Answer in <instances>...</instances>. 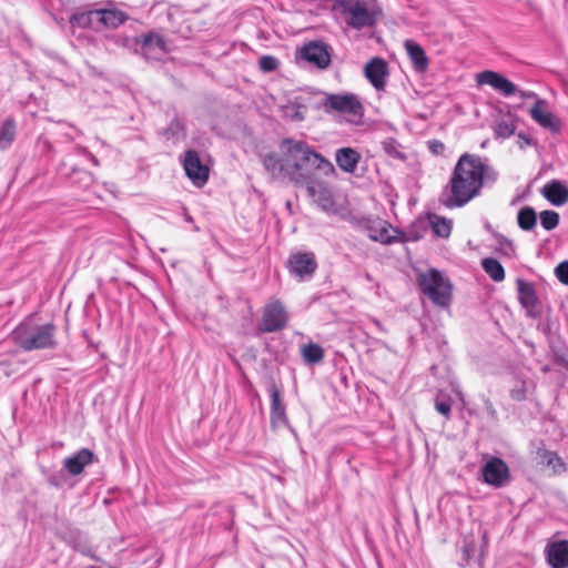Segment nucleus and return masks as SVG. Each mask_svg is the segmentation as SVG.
<instances>
[{"mask_svg":"<svg viewBox=\"0 0 568 568\" xmlns=\"http://www.w3.org/2000/svg\"><path fill=\"white\" fill-rule=\"evenodd\" d=\"M17 134V123L12 116H8L0 124V150H7L11 146Z\"/></svg>","mask_w":568,"mask_h":568,"instance_id":"nucleus-29","label":"nucleus"},{"mask_svg":"<svg viewBox=\"0 0 568 568\" xmlns=\"http://www.w3.org/2000/svg\"><path fill=\"white\" fill-rule=\"evenodd\" d=\"M546 101L537 100L531 106L529 113L534 121L541 128L549 130L552 134H558L561 131V121L551 112L545 110Z\"/></svg>","mask_w":568,"mask_h":568,"instance_id":"nucleus-17","label":"nucleus"},{"mask_svg":"<svg viewBox=\"0 0 568 568\" xmlns=\"http://www.w3.org/2000/svg\"><path fill=\"white\" fill-rule=\"evenodd\" d=\"M62 539L71 546L74 550L79 551L83 556L95 559V550L91 545L88 536L80 529L74 527H68L63 534Z\"/></svg>","mask_w":568,"mask_h":568,"instance_id":"nucleus-18","label":"nucleus"},{"mask_svg":"<svg viewBox=\"0 0 568 568\" xmlns=\"http://www.w3.org/2000/svg\"><path fill=\"white\" fill-rule=\"evenodd\" d=\"M292 118L295 120H298V121H302L304 119L303 115L298 111H296Z\"/></svg>","mask_w":568,"mask_h":568,"instance_id":"nucleus-54","label":"nucleus"},{"mask_svg":"<svg viewBox=\"0 0 568 568\" xmlns=\"http://www.w3.org/2000/svg\"><path fill=\"white\" fill-rule=\"evenodd\" d=\"M404 47L415 71L425 72L428 69L429 61L424 49L417 42L410 39L404 42Z\"/></svg>","mask_w":568,"mask_h":568,"instance_id":"nucleus-26","label":"nucleus"},{"mask_svg":"<svg viewBox=\"0 0 568 568\" xmlns=\"http://www.w3.org/2000/svg\"><path fill=\"white\" fill-rule=\"evenodd\" d=\"M286 268L290 274L300 280H310L316 268L317 261L313 252L292 253L286 261Z\"/></svg>","mask_w":568,"mask_h":568,"instance_id":"nucleus-9","label":"nucleus"},{"mask_svg":"<svg viewBox=\"0 0 568 568\" xmlns=\"http://www.w3.org/2000/svg\"><path fill=\"white\" fill-rule=\"evenodd\" d=\"M484 404H485V410H486L487 416L493 420H497V418H498L497 410L495 409L490 399L486 398L484 400Z\"/></svg>","mask_w":568,"mask_h":568,"instance_id":"nucleus-49","label":"nucleus"},{"mask_svg":"<svg viewBox=\"0 0 568 568\" xmlns=\"http://www.w3.org/2000/svg\"><path fill=\"white\" fill-rule=\"evenodd\" d=\"M336 4L347 26L355 30L374 27L382 14L381 9L369 8L366 0H337Z\"/></svg>","mask_w":568,"mask_h":568,"instance_id":"nucleus-4","label":"nucleus"},{"mask_svg":"<svg viewBox=\"0 0 568 568\" xmlns=\"http://www.w3.org/2000/svg\"><path fill=\"white\" fill-rule=\"evenodd\" d=\"M516 284L518 301L525 308L527 316L534 320L539 318L541 316L540 301L534 284L524 278H517Z\"/></svg>","mask_w":568,"mask_h":568,"instance_id":"nucleus-13","label":"nucleus"},{"mask_svg":"<svg viewBox=\"0 0 568 568\" xmlns=\"http://www.w3.org/2000/svg\"><path fill=\"white\" fill-rule=\"evenodd\" d=\"M182 165L185 175L196 186L204 185L209 180V168L202 163L197 151L190 149L184 152Z\"/></svg>","mask_w":568,"mask_h":568,"instance_id":"nucleus-12","label":"nucleus"},{"mask_svg":"<svg viewBox=\"0 0 568 568\" xmlns=\"http://www.w3.org/2000/svg\"><path fill=\"white\" fill-rule=\"evenodd\" d=\"M364 73L366 79L377 91L385 89L389 71L388 64L384 59L379 57L371 59L365 65Z\"/></svg>","mask_w":568,"mask_h":568,"instance_id":"nucleus-15","label":"nucleus"},{"mask_svg":"<svg viewBox=\"0 0 568 568\" xmlns=\"http://www.w3.org/2000/svg\"><path fill=\"white\" fill-rule=\"evenodd\" d=\"M426 232L427 223L425 221L414 222L406 231L393 229V233L397 234V243L417 242L424 237Z\"/></svg>","mask_w":568,"mask_h":568,"instance_id":"nucleus-28","label":"nucleus"},{"mask_svg":"<svg viewBox=\"0 0 568 568\" xmlns=\"http://www.w3.org/2000/svg\"><path fill=\"white\" fill-rule=\"evenodd\" d=\"M184 220H185L187 223L193 224V229H194V231H195V232H199V231H200L199 226H196V225L194 224V220H193V217L189 214V212H187L186 210H184Z\"/></svg>","mask_w":568,"mask_h":568,"instance_id":"nucleus-51","label":"nucleus"},{"mask_svg":"<svg viewBox=\"0 0 568 568\" xmlns=\"http://www.w3.org/2000/svg\"><path fill=\"white\" fill-rule=\"evenodd\" d=\"M540 457L542 458L544 463L552 468L555 474H561L566 471V465L562 460V458L556 453L551 450H542L539 452Z\"/></svg>","mask_w":568,"mask_h":568,"instance_id":"nucleus-37","label":"nucleus"},{"mask_svg":"<svg viewBox=\"0 0 568 568\" xmlns=\"http://www.w3.org/2000/svg\"><path fill=\"white\" fill-rule=\"evenodd\" d=\"M393 229L386 221H371L367 225L368 237L382 244L397 243V234L393 233Z\"/></svg>","mask_w":568,"mask_h":568,"instance_id":"nucleus-19","label":"nucleus"},{"mask_svg":"<svg viewBox=\"0 0 568 568\" xmlns=\"http://www.w3.org/2000/svg\"><path fill=\"white\" fill-rule=\"evenodd\" d=\"M476 81L478 84H488L505 97H510L517 92V87L506 77L495 71L486 70L477 73Z\"/></svg>","mask_w":568,"mask_h":568,"instance_id":"nucleus-16","label":"nucleus"},{"mask_svg":"<svg viewBox=\"0 0 568 568\" xmlns=\"http://www.w3.org/2000/svg\"><path fill=\"white\" fill-rule=\"evenodd\" d=\"M516 118L508 113L505 118L496 121L494 125V134L496 139H508L515 134Z\"/></svg>","mask_w":568,"mask_h":568,"instance_id":"nucleus-30","label":"nucleus"},{"mask_svg":"<svg viewBox=\"0 0 568 568\" xmlns=\"http://www.w3.org/2000/svg\"><path fill=\"white\" fill-rule=\"evenodd\" d=\"M55 325L50 322L33 325L31 321L20 323L12 332V339L26 352L34 349H53L57 347Z\"/></svg>","mask_w":568,"mask_h":568,"instance_id":"nucleus-3","label":"nucleus"},{"mask_svg":"<svg viewBox=\"0 0 568 568\" xmlns=\"http://www.w3.org/2000/svg\"><path fill=\"white\" fill-rule=\"evenodd\" d=\"M494 237L496 239L498 246L496 251L505 256H513L515 253V245L511 240L507 239L501 233H494Z\"/></svg>","mask_w":568,"mask_h":568,"instance_id":"nucleus-39","label":"nucleus"},{"mask_svg":"<svg viewBox=\"0 0 568 568\" xmlns=\"http://www.w3.org/2000/svg\"><path fill=\"white\" fill-rule=\"evenodd\" d=\"M518 226L523 231H531L537 224V213L531 206H524L517 214Z\"/></svg>","mask_w":568,"mask_h":568,"instance_id":"nucleus-35","label":"nucleus"},{"mask_svg":"<svg viewBox=\"0 0 568 568\" xmlns=\"http://www.w3.org/2000/svg\"><path fill=\"white\" fill-rule=\"evenodd\" d=\"M546 559L551 568H568V540L562 539L548 545Z\"/></svg>","mask_w":568,"mask_h":568,"instance_id":"nucleus-20","label":"nucleus"},{"mask_svg":"<svg viewBox=\"0 0 568 568\" xmlns=\"http://www.w3.org/2000/svg\"><path fill=\"white\" fill-rule=\"evenodd\" d=\"M297 58L324 70L331 63V47L323 41H311L300 49Z\"/></svg>","mask_w":568,"mask_h":568,"instance_id":"nucleus-10","label":"nucleus"},{"mask_svg":"<svg viewBox=\"0 0 568 568\" xmlns=\"http://www.w3.org/2000/svg\"><path fill=\"white\" fill-rule=\"evenodd\" d=\"M326 112L336 111L361 119L364 113L359 99L354 93L328 94L322 102Z\"/></svg>","mask_w":568,"mask_h":568,"instance_id":"nucleus-7","label":"nucleus"},{"mask_svg":"<svg viewBox=\"0 0 568 568\" xmlns=\"http://www.w3.org/2000/svg\"><path fill=\"white\" fill-rule=\"evenodd\" d=\"M100 31L104 28L116 29L129 19L126 12L116 8L100 9Z\"/></svg>","mask_w":568,"mask_h":568,"instance_id":"nucleus-27","label":"nucleus"},{"mask_svg":"<svg viewBox=\"0 0 568 568\" xmlns=\"http://www.w3.org/2000/svg\"><path fill=\"white\" fill-rule=\"evenodd\" d=\"M118 47L131 48L140 42L139 38H129L125 36L116 34L109 38Z\"/></svg>","mask_w":568,"mask_h":568,"instance_id":"nucleus-43","label":"nucleus"},{"mask_svg":"<svg viewBox=\"0 0 568 568\" xmlns=\"http://www.w3.org/2000/svg\"><path fill=\"white\" fill-rule=\"evenodd\" d=\"M139 39L140 42L138 44H141L143 54L146 59L155 58L154 55H152V52L154 50H158L161 54H165L169 52L165 39L158 33L149 32L148 34H143Z\"/></svg>","mask_w":568,"mask_h":568,"instance_id":"nucleus-25","label":"nucleus"},{"mask_svg":"<svg viewBox=\"0 0 568 568\" xmlns=\"http://www.w3.org/2000/svg\"><path fill=\"white\" fill-rule=\"evenodd\" d=\"M427 145L428 150L435 155H440L445 151V144L439 140H429Z\"/></svg>","mask_w":568,"mask_h":568,"instance_id":"nucleus-47","label":"nucleus"},{"mask_svg":"<svg viewBox=\"0 0 568 568\" xmlns=\"http://www.w3.org/2000/svg\"><path fill=\"white\" fill-rule=\"evenodd\" d=\"M481 481L495 487L501 488L510 481V470L507 463L500 457H490L481 466Z\"/></svg>","mask_w":568,"mask_h":568,"instance_id":"nucleus-8","label":"nucleus"},{"mask_svg":"<svg viewBox=\"0 0 568 568\" xmlns=\"http://www.w3.org/2000/svg\"><path fill=\"white\" fill-rule=\"evenodd\" d=\"M517 138V144L521 150H524L526 146L535 144L532 139L524 132H518Z\"/></svg>","mask_w":568,"mask_h":568,"instance_id":"nucleus-48","label":"nucleus"},{"mask_svg":"<svg viewBox=\"0 0 568 568\" xmlns=\"http://www.w3.org/2000/svg\"><path fill=\"white\" fill-rule=\"evenodd\" d=\"M335 161L342 171L354 173L361 161V154L353 148H341L335 152Z\"/></svg>","mask_w":568,"mask_h":568,"instance_id":"nucleus-24","label":"nucleus"},{"mask_svg":"<svg viewBox=\"0 0 568 568\" xmlns=\"http://www.w3.org/2000/svg\"><path fill=\"white\" fill-rule=\"evenodd\" d=\"M541 194L555 206H561L568 202V186L558 180L546 183Z\"/></svg>","mask_w":568,"mask_h":568,"instance_id":"nucleus-22","label":"nucleus"},{"mask_svg":"<svg viewBox=\"0 0 568 568\" xmlns=\"http://www.w3.org/2000/svg\"><path fill=\"white\" fill-rule=\"evenodd\" d=\"M555 275L560 283L568 285V261H564L556 266Z\"/></svg>","mask_w":568,"mask_h":568,"instance_id":"nucleus-45","label":"nucleus"},{"mask_svg":"<svg viewBox=\"0 0 568 568\" xmlns=\"http://www.w3.org/2000/svg\"><path fill=\"white\" fill-rule=\"evenodd\" d=\"M94 453L89 448H81L74 455L64 459V468L72 476L80 475L84 467L94 460Z\"/></svg>","mask_w":568,"mask_h":568,"instance_id":"nucleus-21","label":"nucleus"},{"mask_svg":"<svg viewBox=\"0 0 568 568\" xmlns=\"http://www.w3.org/2000/svg\"><path fill=\"white\" fill-rule=\"evenodd\" d=\"M433 233L442 239H447L452 233V221L436 214L428 215Z\"/></svg>","mask_w":568,"mask_h":568,"instance_id":"nucleus-31","label":"nucleus"},{"mask_svg":"<svg viewBox=\"0 0 568 568\" xmlns=\"http://www.w3.org/2000/svg\"><path fill=\"white\" fill-rule=\"evenodd\" d=\"M560 216L556 211L545 210L540 213V222L545 230L551 231L559 225Z\"/></svg>","mask_w":568,"mask_h":568,"instance_id":"nucleus-40","label":"nucleus"},{"mask_svg":"<svg viewBox=\"0 0 568 568\" xmlns=\"http://www.w3.org/2000/svg\"><path fill=\"white\" fill-rule=\"evenodd\" d=\"M68 176L72 184H75L81 189H88L94 181L91 172L75 166L71 168V172L68 173Z\"/></svg>","mask_w":568,"mask_h":568,"instance_id":"nucleus-36","label":"nucleus"},{"mask_svg":"<svg viewBox=\"0 0 568 568\" xmlns=\"http://www.w3.org/2000/svg\"><path fill=\"white\" fill-rule=\"evenodd\" d=\"M77 150L80 154L85 155L95 166L99 165V160L97 159V156L89 152L85 148H78Z\"/></svg>","mask_w":568,"mask_h":568,"instance_id":"nucleus-50","label":"nucleus"},{"mask_svg":"<svg viewBox=\"0 0 568 568\" xmlns=\"http://www.w3.org/2000/svg\"><path fill=\"white\" fill-rule=\"evenodd\" d=\"M100 9H93L88 11H81L73 13L69 22L74 28L91 29L93 31H100Z\"/></svg>","mask_w":568,"mask_h":568,"instance_id":"nucleus-23","label":"nucleus"},{"mask_svg":"<svg viewBox=\"0 0 568 568\" xmlns=\"http://www.w3.org/2000/svg\"><path fill=\"white\" fill-rule=\"evenodd\" d=\"M280 67V61L274 55H262L258 59V68L264 73L274 72Z\"/></svg>","mask_w":568,"mask_h":568,"instance_id":"nucleus-42","label":"nucleus"},{"mask_svg":"<svg viewBox=\"0 0 568 568\" xmlns=\"http://www.w3.org/2000/svg\"><path fill=\"white\" fill-rule=\"evenodd\" d=\"M497 180L498 172L488 159L465 152L458 158L438 201L447 209L463 207Z\"/></svg>","mask_w":568,"mask_h":568,"instance_id":"nucleus-1","label":"nucleus"},{"mask_svg":"<svg viewBox=\"0 0 568 568\" xmlns=\"http://www.w3.org/2000/svg\"><path fill=\"white\" fill-rule=\"evenodd\" d=\"M290 320L288 312L280 300L266 303L257 324L260 333H275L284 329Z\"/></svg>","mask_w":568,"mask_h":568,"instance_id":"nucleus-6","label":"nucleus"},{"mask_svg":"<svg viewBox=\"0 0 568 568\" xmlns=\"http://www.w3.org/2000/svg\"><path fill=\"white\" fill-rule=\"evenodd\" d=\"M303 361L308 364H318L324 358V349L320 344L308 343L301 349Z\"/></svg>","mask_w":568,"mask_h":568,"instance_id":"nucleus-34","label":"nucleus"},{"mask_svg":"<svg viewBox=\"0 0 568 568\" xmlns=\"http://www.w3.org/2000/svg\"><path fill=\"white\" fill-rule=\"evenodd\" d=\"M48 483L55 487V488H59L61 486V483L59 480V478L55 476V475H51L49 478H48Z\"/></svg>","mask_w":568,"mask_h":568,"instance_id":"nucleus-52","label":"nucleus"},{"mask_svg":"<svg viewBox=\"0 0 568 568\" xmlns=\"http://www.w3.org/2000/svg\"><path fill=\"white\" fill-rule=\"evenodd\" d=\"M418 286L423 294L437 306L447 307L452 303V284L443 274L432 268L427 273L418 275Z\"/></svg>","mask_w":568,"mask_h":568,"instance_id":"nucleus-5","label":"nucleus"},{"mask_svg":"<svg viewBox=\"0 0 568 568\" xmlns=\"http://www.w3.org/2000/svg\"><path fill=\"white\" fill-rule=\"evenodd\" d=\"M186 135V129L182 120L179 119L178 115H175L166 129L164 130V136L168 140H180L185 138Z\"/></svg>","mask_w":568,"mask_h":568,"instance_id":"nucleus-38","label":"nucleus"},{"mask_svg":"<svg viewBox=\"0 0 568 568\" xmlns=\"http://www.w3.org/2000/svg\"><path fill=\"white\" fill-rule=\"evenodd\" d=\"M382 144H383V150L389 156H392L394 159L402 160V161L406 159V155L399 150L400 144L395 139H392V138L386 139L385 141H383Z\"/></svg>","mask_w":568,"mask_h":568,"instance_id":"nucleus-41","label":"nucleus"},{"mask_svg":"<svg viewBox=\"0 0 568 568\" xmlns=\"http://www.w3.org/2000/svg\"><path fill=\"white\" fill-rule=\"evenodd\" d=\"M297 186H306L308 195L321 210L325 212L335 210L333 192L325 182L317 180L316 176H311L307 182L300 183Z\"/></svg>","mask_w":568,"mask_h":568,"instance_id":"nucleus-11","label":"nucleus"},{"mask_svg":"<svg viewBox=\"0 0 568 568\" xmlns=\"http://www.w3.org/2000/svg\"><path fill=\"white\" fill-rule=\"evenodd\" d=\"M484 227H485V230H486V231H488L489 233H491V235H493V236H494V233H498L497 231H495V230L493 229L491 224H490L488 221H486V222L484 223Z\"/></svg>","mask_w":568,"mask_h":568,"instance_id":"nucleus-53","label":"nucleus"},{"mask_svg":"<svg viewBox=\"0 0 568 568\" xmlns=\"http://www.w3.org/2000/svg\"><path fill=\"white\" fill-rule=\"evenodd\" d=\"M280 149L284 158V176L295 185L307 182L316 171L324 175L335 173L333 163L303 140L285 138Z\"/></svg>","mask_w":568,"mask_h":568,"instance_id":"nucleus-2","label":"nucleus"},{"mask_svg":"<svg viewBox=\"0 0 568 568\" xmlns=\"http://www.w3.org/2000/svg\"><path fill=\"white\" fill-rule=\"evenodd\" d=\"M271 397L270 423L272 428L287 427L290 425L286 415V405L282 398L281 389L272 379L267 387Z\"/></svg>","mask_w":568,"mask_h":568,"instance_id":"nucleus-14","label":"nucleus"},{"mask_svg":"<svg viewBox=\"0 0 568 568\" xmlns=\"http://www.w3.org/2000/svg\"><path fill=\"white\" fill-rule=\"evenodd\" d=\"M365 276H366V278H367L368 281H372V277H371V275H369L368 273H367Z\"/></svg>","mask_w":568,"mask_h":568,"instance_id":"nucleus-55","label":"nucleus"},{"mask_svg":"<svg viewBox=\"0 0 568 568\" xmlns=\"http://www.w3.org/2000/svg\"><path fill=\"white\" fill-rule=\"evenodd\" d=\"M481 267L495 282H501L505 278V268L501 263L494 257H485L481 260Z\"/></svg>","mask_w":568,"mask_h":568,"instance_id":"nucleus-33","label":"nucleus"},{"mask_svg":"<svg viewBox=\"0 0 568 568\" xmlns=\"http://www.w3.org/2000/svg\"><path fill=\"white\" fill-rule=\"evenodd\" d=\"M477 550L476 542L474 540H465L462 547V554L464 561L468 562Z\"/></svg>","mask_w":568,"mask_h":568,"instance_id":"nucleus-44","label":"nucleus"},{"mask_svg":"<svg viewBox=\"0 0 568 568\" xmlns=\"http://www.w3.org/2000/svg\"><path fill=\"white\" fill-rule=\"evenodd\" d=\"M435 408L439 414L448 418L452 413V400L436 398Z\"/></svg>","mask_w":568,"mask_h":568,"instance_id":"nucleus-46","label":"nucleus"},{"mask_svg":"<svg viewBox=\"0 0 568 568\" xmlns=\"http://www.w3.org/2000/svg\"><path fill=\"white\" fill-rule=\"evenodd\" d=\"M263 166L272 178L284 176V158H277L274 153H268L263 158Z\"/></svg>","mask_w":568,"mask_h":568,"instance_id":"nucleus-32","label":"nucleus"}]
</instances>
